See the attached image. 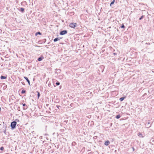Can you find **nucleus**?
Here are the masks:
<instances>
[{"label": "nucleus", "instance_id": "f257e3e1", "mask_svg": "<svg viewBox=\"0 0 154 154\" xmlns=\"http://www.w3.org/2000/svg\"><path fill=\"white\" fill-rule=\"evenodd\" d=\"M17 124V122L15 121H13L12 122L11 125V127L12 129H14L15 128L16 125Z\"/></svg>", "mask_w": 154, "mask_h": 154}, {"label": "nucleus", "instance_id": "f03ea898", "mask_svg": "<svg viewBox=\"0 0 154 154\" xmlns=\"http://www.w3.org/2000/svg\"><path fill=\"white\" fill-rule=\"evenodd\" d=\"M77 24L76 23H71L70 24L69 26L70 27L74 28L76 26Z\"/></svg>", "mask_w": 154, "mask_h": 154}, {"label": "nucleus", "instance_id": "7ed1b4c3", "mask_svg": "<svg viewBox=\"0 0 154 154\" xmlns=\"http://www.w3.org/2000/svg\"><path fill=\"white\" fill-rule=\"evenodd\" d=\"M67 33V31L66 30H63L60 32V34L61 35H65Z\"/></svg>", "mask_w": 154, "mask_h": 154}, {"label": "nucleus", "instance_id": "20e7f679", "mask_svg": "<svg viewBox=\"0 0 154 154\" xmlns=\"http://www.w3.org/2000/svg\"><path fill=\"white\" fill-rule=\"evenodd\" d=\"M24 78L26 80V81L27 82H28L29 85H30V81H29V79H28V78L27 77H24Z\"/></svg>", "mask_w": 154, "mask_h": 154}, {"label": "nucleus", "instance_id": "39448f33", "mask_svg": "<svg viewBox=\"0 0 154 154\" xmlns=\"http://www.w3.org/2000/svg\"><path fill=\"white\" fill-rule=\"evenodd\" d=\"M110 143V142H109V141L108 140H107V141H106L105 143H104V144L106 146H108V145H109Z\"/></svg>", "mask_w": 154, "mask_h": 154}, {"label": "nucleus", "instance_id": "423d86ee", "mask_svg": "<svg viewBox=\"0 0 154 154\" xmlns=\"http://www.w3.org/2000/svg\"><path fill=\"white\" fill-rule=\"evenodd\" d=\"M43 59V57H40L38 58V60L39 61H41Z\"/></svg>", "mask_w": 154, "mask_h": 154}, {"label": "nucleus", "instance_id": "0eeeda50", "mask_svg": "<svg viewBox=\"0 0 154 154\" xmlns=\"http://www.w3.org/2000/svg\"><path fill=\"white\" fill-rule=\"evenodd\" d=\"M138 136L140 137H143V136H142V135L141 133H139L138 134Z\"/></svg>", "mask_w": 154, "mask_h": 154}, {"label": "nucleus", "instance_id": "6e6552de", "mask_svg": "<svg viewBox=\"0 0 154 154\" xmlns=\"http://www.w3.org/2000/svg\"><path fill=\"white\" fill-rule=\"evenodd\" d=\"M6 79V77L3 76H1V79Z\"/></svg>", "mask_w": 154, "mask_h": 154}, {"label": "nucleus", "instance_id": "1a4fd4ad", "mask_svg": "<svg viewBox=\"0 0 154 154\" xmlns=\"http://www.w3.org/2000/svg\"><path fill=\"white\" fill-rule=\"evenodd\" d=\"M115 2V0H113L112 1V2H111V3L110 4V5L111 7L112 6V5L114 4Z\"/></svg>", "mask_w": 154, "mask_h": 154}, {"label": "nucleus", "instance_id": "9d476101", "mask_svg": "<svg viewBox=\"0 0 154 154\" xmlns=\"http://www.w3.org/2000/svg\"><path fill=\"white\" fill-rule=\"evenodd\" d=\"M59 40V39H58V38H55L54 40V42H56L58 40Z\"/></svg>", "mask_w": 154, "mask_h": 154}, {"label": "nucleus", "instance_id": "9b49d317", "mask_svg": "<svg viewBox=\"0 0 154 154\" xmlns=\"http://www.w3.org/2000/svg\"><path fill=\"white\" fill-rule=\"evenodd\" d=\"M120 115H117L116 117V118L117 119H119L120 118Z\"/></svg>", "mask_w": 154, "mask_h": 154}, {"label": "nucleus", "instance_id": "f8f14e48", "mask_svg": "<svg viewBox=\"0 0 154 154\" xmlns=\"http://www.w3.org/2000/svg\"><path fill=\"white\" fill-rule=\"evenodd\" d=\"M38 34L39 35H41V33H40V32H36L35 33V35L36 36Z\"/></svg>", "mask_w": 154, "mask_h": 154}, {"label": "nucleus", "instance_id": "ddd939ff", "mask_svg": "<svg viewBox=\"0 0 154 154\" xmlns=\"http://www.w3.org/2000/svg\"><path fill=\"white\" fill-rule=\"evenodd\" d=\"M124 97H122L121 98H120L119 99L121 101H122L124 99Z\"/></svg>", "mask_w": 154, "mask_h": 154}, {"label": "nucleus", "instance_id": "4468645a", "mask_svg": "<svg viewBox=\"0 0 154 154\" xmlns=\"http://www.w3.org/2000/svg\"><path fill=\"white\" fill-rule=\"evenodd\" d=\"M20 11L22 12H23L24 11V9L23 8H20Z\"/></svg>", "mask_w": 154, "mask_h": 154}, {"label": "nucleus", "instance_id": "2eb2a0df", "mask_svg": "<svg viewBox=\"0 0 154 154\" xmlns=\"http://www.w3.org/2000/svg\"><path fill=\"white\" fill-rule=\"evenodd\" d=\"M26 92V91L25 90H23L22 91L21 93L22 94H23L25 93Z\"/></svg>", "mask_w": 154, "mask_h": 154}, {"label": "nucleus", "instance_id": "dca6fc26", "mask_svg": "<svg viewBox=\"0 0 154 154\" xmlns=\"http://www.w3.org/2000/svg\"><path fill=\"white\" fill-rule=\"evenodd\" d=\"M38 92V99L39 98V96H40V94L38 92Z\"/></svg>", "mask_w": 154, "mask_h": 154}, {"label": "nucleus", "instance_id": "f3484780", "mask_svg": "<svg viewBox=\"0 0 154 154\" xmlns=\"http://www.w3.org/2000/svg\"><path fill=\"white\" fill-rule=\"evenodd\" d=\"M144 17V16L142 15L141 16V17L139 18L140 20H141L143 17Z\"/></svg>", "mask_w": 154, "mask_h": 154}, {"label": "nucleus", "instance_id": "a211bd4d", "mask_svg": "<svg viewBox=\"0 0 154 154\" xmlns=\"http://www.w3.org/2000/svg\"><path fill=\"white\" fill-rule=\"evenodd\" d=\"M60 82H57L56 83V84L57 85H60Z\"/></svg>", "mask_w": 154, "mask_h": 154}, {"label": "nucleus", "instance_id": "6ab92c4d", "mask_svg": "<svg viewBox=\"0 0 154 154\" xmlns=\"http://www.w3.org/2000/svg\"><path fill=\"white\" fill-rule=\"evenodd\" d=\"M4 147H2L0 148V150H4Z\"/></svg>", "mask_w": 154, "mask_h": 154}, {"label": "nucleus", "instance_id": "aec40b11", "mask_svg": "<svg viewBox=\"0 0 154 154\" xmlns=\"http://www.w3.org/2000/svg\"><path fill=\"white\" fill-rule=\"evenodd\" d=\"M121 28H125V26L123 25H122L121 26Z\"/></svg>", "mask_w": 154, "mask_h": 154}, {"label": "nucleus", "instance_id": "412c9836", "mask_svg": "<svg viewBox=\"0 0 154 154\" xmlns=\"http://www.w3.org/2000/svg\"><path fill=\"white\" fill-rule=\"evenodd\" d=\"M23 106H24L26 105V104L25 103L23 104Z\"/></svg>", "mask_w": 154, "mask_h": 154}, {"label": "nucleus", "instance_id": "4be33fe9", "mask_svg": "<svg viewBox=\"0 0 154 154\" xmlns=\"http://www.w3.org/2000/svg\"><path fill=\"white\" fill-rule=\"evenodd\" d=\"M132 149H133V151H134V148L133 147H132Z\"/></svg>", "mask_w": 154, "mask_h": 154}, {"label": "nucleus", "instance_id": "5701e85b", "mask_svg": "<svg viewBox=\"0 0 154 154\" xmlns=\"http://www.w3.org/2000/svg\"><path fill=\"white\" fill-rule=\"evenodd\" d=\"M148 124H150V122H148Z\"/></svg>", "mask_w": 154, "mask_h": 154}, {"label": "nucleus", "instance_id": "b1692460", "mask_svg": "<svg viewBox=\"0 0 154 154\" xmlns=\"http://www.w3.org/2000/svg\"><path fill=\"white\" fill-rule=\"evenodd\" d=\"M26 108H27V106L26 107V108H25V109H26Z\"/></svg>", "mask_w": 154, "mask_h": 154}, {"label": "nucleus", "instance_id": "393cba45", "mask_svg": "<svg viewBox=\"0 0 154 154\" xmlns=\"http://www.w3.org/2000/svg\"><path fill=\"white\" fill-rule=\"evenodd\" d=\"M1 110V108L0 107V110Z\"/></svg>", "mask_w": 154, "mask_h": 154}, {"label": "nucleus", "instance_id": "a878e982", "mask_svg": "<svg viewBox=\"0 0 154 154\" xmlns=\"http://www.w3.org/2000/svg\"><path fill=\"white\" fill-rule=\"evenodd\" d=\"M114 54H115V53H114Z\"/></svg>", "mask_w": 154, "mask_h": 154}]
</instances>
